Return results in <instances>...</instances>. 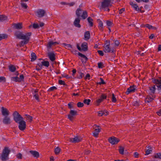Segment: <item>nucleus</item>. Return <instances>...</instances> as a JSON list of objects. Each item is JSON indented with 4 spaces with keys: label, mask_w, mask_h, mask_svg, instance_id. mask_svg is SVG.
I'll use <instances>...</instances> for the list:
<instances>
[{
    "label": "nucleus",
    "mask_w": 161,
    "mask_h": 161,
    "mask_svg": "<svg viewBox=\"0 0 161 161\" xmlns=\"http://www.w3.org/2000/svg\"><path fill=\"white\" fill-rule=\"evenodd\" d=\"M38 92V90L37 89L34 90V92L33 93V97L37 101H39V95Z\"/></svg>",
    "instance_id": "6ab92c4d"
},
{
    "label": "nucleus",
    "mask_w": 161,
    "mask_h": 161,
    "mask_svg": "<svg viewBox=\"0 0 161 161\" xmlns=\"http://www.w3.org/2000/svg\"><path fill=\"white\" fill-rule=\"evenodd\" d=\"M113 0H103V1L101 3L100 6H99L100 9H103L105 10L107 9V10L109 11V9L108 8L111 6Z\"/></svg>",
    "instance_id": "f03ea898"
},
{
    "label": "nucleus",
    "mask_w": 161,
    "mask_h": 161,
    "mask_svg": "<svg viewBox=\"0 0 161 161\" xmlns=\"http://www.w3.org/2000/svg\"><path fill=\"white\" fill-rule=\"evenodd\" d=\"M76 70L75 69H74L72 70V75L74 76L75 75L76 73Z\"/></svg>",
    "instance_id": "69168bd1"
},
{
    "label": "nucleus",
    "mask_w": 161,
    "mask_h": 161,
    "mask_svg": "<svg viewBox=\"0 0 161 161\" xmlns=\"http://www.w3.org/2000/svg\"><path fill=\"white\" fill-rule=\"evenodd\" d=\"M57 89V88L54 86H53L50 88L49 90L50 91H53L54 90H55Z\"/></svg>",
    "instance_id": "e2e57ef3"
},
{
    "label": "nucleus",
    "mask_w": 161,
    "mask_h": 161,
    "mask_svg": "<svg viewBox=\"0 0 161 161\" xmlns=\"http://www.w3.org/2000/svg\"><path fill=\"white\" fill-rule=\"evenodd\" d=\"M10 150L8 147H6L3 150L1 158L3 161H5L8 159V156L10 153Z\"/></svg>",
    "instance_id": "20e7f679"
},
{
    "label": "nucleus",
    "mask_w": 161,
    "mask_h": 161,
    "mask_svg": "<svg viewBox=\"0 0 161 161\" xmlns=\"http://www.w3.org/2000/svg\"><path fill=\"white\" fill-rule=\"evenodd\" d=\"M149 88L151 93L154 94L155 93V90L156 89L155 85L152 87H149Z\"/></svg>",
    "instance_id": "c756f323"
},
{
    "label": "nucleus",
    "mask_w": 161,
    "mask_h": 161,
    "mask_svg": "<svg viewBox=\"0 0 161 161\" xmlns=\"http://www.w3.org/2000/svg\"><path fill=\"white\" fill-rule=\"evenodd\" d=\"M70 114L68 116V118L71 121L72 120L73 118V116L76 115L77 114L76 111L74 110H71L70 111Z\"/></svg>",
    "instance_id": "2eb2a0df"
},
{
    "label": "nucleus",
    "mask_w": 161,
    "mask_h": 161,
    "mask_svg": "<svg viewBox=\"0 0 161 161\" xmlns=\"http://www.w3.org/2000/svg\"><path fill=\"white\" fill-rule=\"evenodd\" d=\"M84 106L83 103L80 102H79L77 103V106L78 107H82Z\"/></svg>",
    "instance_id": "3c124183"
},
{
    "label": "nucleus",
    "mask_w": 161,
    "mask_h": 161,
    "mask_svg": "<svg viewBox=\"0 0 161 161\" xmlns=\"http://www.w3.org/2000/svg\"><path fill=\"white\" fill-rule=\"evenodd\" d=\"M42 64L46 67H48L49 65V63L48 61H42Z\"/></svg>",
    "instance_id": "a878e982"
},
{
    "label": "nucleus",
    "mask_w": 161,
    "mask_h": 161,
    "mask_svg": "<svg viewBox=\"0 0 161 161\" xmlns=\"http://www.w3.org/2000/svg\"><path fill=\"white\" fill-rule=\"evenodd\" d=\"M60 148L58 147H57L54 149V152L56 154H58L60 152Z\"/></svg>",
    "instance_id": "79ce46f5"
},
{
    "label": "nucleus",
    "mask_w": 161,
    "mask_h": 161,
    "mask_svg": "<svg viewBox=\"0 0 161 161\" xmlns=\"http://www.w3.org/2000/svg\"><path fill=\"white\" fill-rule=\"evenodd\" d=\"M78 55L81 58H84L86 61L88 59L87 57L86 56L80 53H78Z\"/></svg>",
    "instance_id": "37998d69"
},
{
    "label": "nucleus",
    "mask_w": 161,
    "mask_h": 161,
    "mask_svg": "<svg viewBox=\"0 0 161 161\" xmlns=\"http://www.w3.org/2000/svg\"><path fill=\"white\" fill-rule=\"evenodd\" d=\"M97 52L99 55L101 56H103L104 55L103 51L101 50H98Z\"/></svg>",
    "instance_id": "680f3d73"
},
{
    "label": "nucleus",
    "mask_w": 161,
    "mask_h": 161,
    "mask_svg": "<svg viewBox=\"0 0 161 161\" xmlns=\"http://www.w3.org/2000/svg\"><path fill=\"white\" fill-rule=\"evenodd\" d=\"M93 127L95 129L93 132V136L95 137H97L100 131V127L97 125H94Z\"/></svg>",
    "instance_id": "1a4fd4ad"
},
{
    "label": "nucleus",
    "mask_w": 161,
    "mask_h": 161,
    "mask_svg": "<svg viewBox=\"0 0 161 161\" xmlns=\"http://www.w3.org/2000/svg\"><path fill=\"white\" fill-rule=\"evenodd\" d=\"M106 24L108 26V28L109 29V32L111 31L110 27L113 26V24L112 22L107 20L106 21Z\"/></svg>",
    "instance_id": "b1692460"
},
{
    "label": "nucleus",
    "mask_w": 161,
    "mask_h": 161,
    "mask_svg": "<svg viewBox=\"0 0 161 161\" xmlns=\"http://www.w3.org/2000/svg\"><path fill=\"white\" fill-rule=\"evenodd\" d=\"M6 81L5 77L3 76L0 77V82H4Z\"/></svg>",
    "instance_id": "864d4df0"
},
{
    "label": "nucleus",
    "mask_w": 161,
    "mask_h": 161,
    "mask_svg": "<svg viewBox=\"0 0 161 161\" xmlns=\"http://www.w3.org/2000/svg\"><path fill=\"white\" fill-rule=\"evenodd\" d=\"M108 114V112L106 110L99 111L98 112V115L100 116L103 115H107Z\"/></svg>",
    "instance_id": "aec40b11"
},
{
    "label": "nucleus",
    "mask_w": 161,
    "mask_h": 161,
    "mask_svg": "<svg viewBox=\"0 0 161 161\" xmlns=\"http://www.w3.org/2000/svg\"><path fill=\"white\" fill-rule=\"evenodd\" d=\"M64 45L66 48H68V49L70 50L71 48H72V46L70 44H64Z\"/></svg>",
    "instance_id": "de8ad7c7"
},
{
    "label": "nucleus",
    "mask_w": 161,
    "mask_h": 161,
    "mask_svg": "<svg viewBox=\"0 0 161 161\" xmlns=\"http://www.w3.org/2000/svg\"><path fill=\"white\" fill-rule=\"evenodd\" d=\"M24 79V77L23 75H21L19 76V82L23 80Z\"/></svg>",
    "instance_id": "13d9d810"
},
{
    "label": "nucleus",
    "mask_w": 161,
    "mask_h": 161,
    "mask_svg": "<svg viewBox=\"0 0 161 161\" xmlns=\"http://www.w3.org/2000/svg\"><path fill=\"white\" fill-rule=\"evenodd\" d=\"M102 100H103L100 98L97 99L96 100V102L98 104L97 105H98V104L102 101Z\"/></svg>",
    "instance_id": "774afa93"
},
{
    "label": "nucleus",
    "mask_w": 161,
    "mask_h": 161,
    "mask_svg": "<svg viewBox=\"0 0 161 161\" xmlns=\"http://www.w3.org/2000/svg\"><path fill=\"white\" fill-rule=\"evenodd\" d=\"M153 99V98L151 97H150L148 96L146 97L145 101V102L149 103L151 102Z\"/></svg>",
    "instance_id": "e433bc0d"
},
{
    "label": "nucleus",
    "mask_w": 161,
    "mask_h": 161,
    "mask_svg": "<svg viewBox=\"0 0 161 161\" xmlns=\"http://www.w3.org/2000/svg\"><path fill=\"white\" fill-rule=\"evenodd\" d=\"M19 129L22 131L24 130L26 128V122L25 121L23 120H21L20 122H19Z\"/></svg>",
    "instance_id": "9b49d317"
},
{
    "label": "nucleus",
    "mask_w": 161,
    "mask_h": 161,
    "mask_svg": "<svg viewBox=\"0 0 161 161\" xmlns=\"http://www.w3.org/2000/svg\"><path fill=\"white\" fill-rule=\"evenodd\" d=\"M111 100L113 103L116 102V98L115 97L114 95V94H112V97H111Z\"/></svg>",
    "instance_id": "49530a36"
},
{
    "label": "nucleus",
    "mask_w": 161,
    "mask_h": 161,
    "mask_svg": "<svg viewBox=\"0 0 161 161\" xmlns=\"http://www.w3.org/2000/svg\"><path fill=\"white\" fill-rule=\"evenodd\" d=\"M33 27L35 28H38L39 27V26L38 24H34L33 25Z\"/></svg>",
    "instance_id": "052dcab7"
},
{
    "label": "nucleus",
    "mask_w": 161,
    "mask_h": 161,
    "mask_svg": "<svg viewBox=\"0 0 161 161\" xmlns=\"http://www.w3.org/2000/svg\"><path fill=\"white\" fill-rule=\"evenodd\" d=\"M1 112L3 116H8L9 114V112L8 110L3 107L1 108Z\"/></svg>",
    "instance_id": "ddd939ff"
},
{
    "label": "nucleus",
    "mask_w": 161,
    "mask_h": 161,
    "mask_svg": "<svg viewBox=\"0 0 161 161\" xmlns=\"http://www.w3.org/2000/svg\"><path fill=\"white\" fill-rule=\"evenodd\" d=\"M126 150H124V147H121V155L127 154Z\"/></svg>",
    "instance_id": "09e8293b"
},
{
    "label": "nucleus",
    "mask_w": 161,
    "mask_h": 161,
    "mask_svg": "<svg viewBox=\"0 0 161 161\" xmlns=\"http://www.w3.org/2000/svg\"><path fill=\"white\" fill-rule=\"evenodd\" d=\"M31 35V32H28L25 34H24L22 32H19L18 34H16L17 38L19 39L24 40L20 42V46H23L28 42Z\"/></svg>",
    "instance_id": "f257e3e1"
},
{
    "label": "nucleus",
    "mask_w": 161,
    "mask_h": 161,
    "mask_svg": "<svg viewBox=\"0 0 161 161\" xmlns=\"http://www.w3.org/2000/svg\"><path fill=\"white\" fill-rule=\"evenodd\" d=\"M82 10L80 8H79L78 9L76 12V14L78 18H76L74 21V25L76 27L78 28H80V19H79V17L80 16V14H81Z\"/></svg>",
    "instance_id": "7ed1b4c3"
},
{
    "label": "nucleus",
    "mask_w": 161,
    "mask_h": 161,
    "mask_svg": "<svg viewBox=\"0 0 161 161\" xmlns=\"http://www.w3.org/2000/svg\"><path fill=\"white\" fill-rule=\"evenodd\" d=\"M130 4L131 6L135 9L136 10L139 11L140 10L138 6L136 4H134L133 2H131L130 3Z\"/></svg>",
    "instance_id": "4be33fe9"
},
{
    "label": "nucleus",
    "mask_w": 161,
    "mask_h": 161,
    "mask_svg": "<svg viewBox=\"0 0 161 161\" xmlns=\"http://www.w3.org/2000/svg\"><path fill=\"white\" fill-rule=\"evenodd\" d=\"M152 82L156 84H158L157 86L158 88V90L161 89V77H159L158 79L152 78Z\"/></svg>",
    "instance_id": "0eeeda50"
},
{
    "label": "nucleus",
    "mask_w": 161,
    "mask_h": 161,
    "mask_svg": "<svg viewBox=\"0 0 161 161\" xmlns=\"http://www.w3.org/2000/svg\"><path fill=\"white\" fill-rule=\"evenodd\" d=\"M100 82L99 83V84L100 85H101L102 84H104L105 83V82L103 80L102 78H100Z\"/></svg>",
    "instance_id": "bf43d9fd"
},
{
    "label": "nucleus",
    "mask_w": 161,
    "mask_h": 161,
    "mask_svg": "<svg viewBox=\"0 0 161 161\" xmlns=\"http://www.w3.org/2000/svg\"><path fill=\"white\" fill-rule=\"evenodd\" d=\"M107 97V96L105 94H102L101 95L100 98L102 100H103L104 99H106Z\"/></svg>",
    "instance_id": "5fc2aeb1"
},
{
    "label": "nucleus",
    "mask_w": 161,
    "mask_h": 161,
    "mask_svg": "<svg viewBox=\"0 0 161 161\" xmlns=\"http://www.w3.org/2000/svg\"><path fill=\"white\" fill-rule=\"evenodd\" d=\"M8 68L9 70L12 72H14L16 69V68L15 66L12 65H9L8 67Z\"/></svg>",
    "instance_id": "c85d7f7f"
},
{
    "label": "nucleus",
    "mask_w": 161,
    "mask_h": 161,
    "mask_svg": "<svg viewBox=\"0 0 161 161\" xmlns=\"http://www.w3.org/2000/svg\"><path fill=\"white\" fill-rule=\"evenodd\" d=\"M81 140L82 139L80 137L77 136L75 137L74 138H70L69 141L71 142L76 143L80 142Z\"/></svg>",
    "instance_id": "dca6fc26"
},
{
    "label": "nucleus",
    "mask_w": 161,
    "mask_h": 161,
    "mask_svg": "<svg viewBox=\"0 0 161 161\" xmlns=\"http://www.w3.org/2000/svg\"><path fill=\"white\" fill-rule=\"evenodd\" d=\"M7 17L4 15H0V21H3L7 19Z\"/></svg>",
    "instance_id": "2f4dec72"
},
{
    "label": "nucleus",
    "mask_w": 161,
    "mask_h": 161,
    "mask_svg": "<svg viewBox=\"0 0 161 161\" xmlns=\"http://www.w3.org/2000/svg\"><path fill=\"white\" fill-rule=\"evenodd\" d=\"M7 36L5 34H0V41L3 39H4L7 38Z\"/></svg>",
    "instance_id": "a19ab883"
},
{
    "label": "nucleus",
    "mask_w": 161,
    "mask_h": 161,
    "mask_svg": "<svg viewBox=\"0 0 161 161\" xmlns=\"http://www.w3.org/2000/svg\"><path fill=\"white\" fill-rule=\"evenodd\" d=\"M153 157L155 158H158L161 159V153H156Z\"/></svg>",
    "instance_id": "c9c22d12"
},
{
    "label": "nucleus",
    "mask_w": 161,
    "mask_h": 161,
    "mask_svg": "<svg viewBox=\"0 0 161 161\" xmlns=\"http://www.w3.org/2000/svg\"><path fill=\"white\" fill-rule=\"evenodd\" d=\"M84 76V74L81 72H79L77 75V77L78 79L81 78Z\"/></svg>",
    "instance_id": "58836bf2"
},
{
    "label": "nucleus",
    "mask_w": 161,
    "mask_h": 161,
    "mask_svg": "<svg viewBox=\"0 0 161 161\" xmlns=\"http://www.w3.org/2000/svg\"><path fill=\"white\" fill-rule=\"evenodd\" d=\"M135 86L133 85L132 86H130V87L127 89V91L126 92V93L128 94L132 92H134L135 91Z\"/></svg>",
    "instance_id": "a211bd4d"
},
{
    "label": "nucleus",
    "mask_w": 161,
    "mask_h": 161,
    "mask_svg": "<svg viewBox=\"0 0 161 161\" xmlns=\"http://www.w3.org/2000/svg\"><path fill=\"white\" fill-rule=\"evenodd\" d=\"M90 37V33L89 31H86L84 34V39L85 40H87Z\"/></svg>",
    "instance_id": "5701e85b"
},
{
    "label": "nucleus",
    "mask_w": 161,
    "mask_h": 161,
    "mask_svg": "<svg viewBox=\"0 0 161 161\" xmlns=\"http://www.w3.org/2000/svg\"><path fill=\"white\" fill-rule=\"evenodd\" d=\"M73 103H69L68 104V108L69 109L72 108H73Z\"/></svg>",
    "instance_id": "4d7b16f0"
},
{
    "label": "nucleus",
    "mask_w": 161,
    "mask_h": 161,
    "mask_svg": "<svg viewBox=\"0 0 161 161\" xmlns=\"http://www.w3.org/2000/svg\"><path fill=\"white\" fill-rule=\"evenodd\" d=\"M14 120L17 123H18L20 121L23 120V118L16 111H15L13 114Z\"/></svg>",
    "instance_id": "39448f33"
},
{
    "label": "nucleus",
    "mask_w": 161,
    "mask_h": 161,
    "mask_svg": "<svg viewBox=\"0 0 161 161\" xmlns=\"http://www.w3.org/2000/svg\"><path fill=\"white\" fill-rule=\"evenodd\" d=\"M17 157L19 159H21L22 155L20 153H19L17 155Z\"/></svg>",
    "instance_id": "0e129e2a"
},
{
    "label": "nucleus",
    "mask_w": 161,
    "mask_h": 161,
    "mask_svg": "<svg viewBox=\"0 0 161 161\" xmlns=\"http://www.w3.org/2000/svg\"><path fill=\"white\" fill-rule=\"evenodd\" d=\"M14 27L16 29H20L22 28L21 24H15L13 25Z\"/></svg>",
    "instance_id": "393cba45"
},
{
    "label": "nucleus",
    "mask_w": 161,
    "mask_h": 161,
    "mask_svg": "<svg viewBox=\"0 0 161 161\" xmlns=\"http://www.w3.org/2000/svg\"><path fill=\"white\" fill-rule=\"evenodd\" d=\"M119 141L117 138L114 136H112L108 139L109 142L112 145L117 144Z\"/></svg>",
    "instance_id": "f8f14e48"
},
{
    "label": "nucleus",
    "mask_w": 161,
    "mask_h": 161,
    "mask_svg": "<svg viewBox=\"0 0 161 161\" xmlns=\"http://www.w3.org/2000/svg\"><path fill=\"white\" fill-rule=\"evenodd\" d=\"M30 153L35 157L37 158L39 157V153L37 151H31Z\"/></svg>",
    "instance_id": "412c9836"
},
{
    "label": "nucleus",
    "mask_w": 161,
    "mask_h": 161,
    "mask_svg": "<svg viewBox=\"0 0 161 161\" xmlns=\"http://www.w3.org/2000/svg\"><path fill=\"white\" fill-rule=\"evenodd\" d=\"M70 50L72 53L74 54H76L77 51L73 49L72 48H71Z\"/></svg>",
    "instance_id": "338daca9"
},
{
    "label": "nucleus",
    "mask_w": 161,
    "mask_h": 161,
    "mask_svg": "<svg viewBox=\"0 0 161 161\" xmlns=\"http://www.w3.org/2000/svg\"><path fill=\"white\" fill-rule=\"evenodd\" d=\"M146 27L147 28L149 29H153L156 30V28L154 26H152V25L148 24H147L145 25Z\"/></svg>",
    "instance_id": "72a5a7b5"
},
{
    "label": "nucleus",
    "mask_w": 161,
    "mask_h": 161,
    "mask_svg": "<svg viewBox=\"0 0 161 161\" xmlns=\"http://www.w3.org/2000/svg\"><path fill=\"white\" fill-rule=\"evenodd\" d=\"M58 44V43L57 42L51 41L48 42L47 44V47H50L53 45H55Z\"/></svg>",
    "instance_id": "bb28decb"
},
{
    "label": "nucleus",
    "mask_w": 161,
    "mask_h": 161,
    "mask_svg": "<svg viewBox=\"0 0 161 161\" xmlns=\"http://www.w3.org/2000/svg\"><path fill=\"white\" fill-rule=\"evenodd\" d=\"M11 79L12 80H13V81H14L15 82H17V81L19 82V77H12L11 78Z\"/></svg>",
    "instance_id": "c03bdc74"
},
{
    "label": "nucleus",
    "mask_w": 161,
    "mask_h": 161,
    "mask_svg": "<svg viewBox=\"0 0 161 161\" xmlns=\"http://www.w3.org/2000/svg\"><path fill=\"white\" fill-rule=\"evenodd\" d=\"M81 47V48L80 47L78 44L77 45V47L79 51H81L82 50L85 51H87V43L86 42L83 43Z\"/></svg>",
    "instance_id": "6e6552de"
},
{
    "label": "nucleus",
    "mask_w": 161,
    "mask_h": 161,
    "mask_svg": "<svg viewBox=\"0 0 161 161\" xmlns=\"http://www.w3.org/2000/svg\"><path fill=\"white\" fill-rule=\"evenodd\" d=\"M48 58L51 61H54L55 59V55L52 52L49 53L48 54Z\"/></svg>",
    "instance_id": "f3484780"
},
{
    "label": "nucleus",
    "mask_w": 161,
    "mask_h": 161,
    "mask_svg": "<svg viewBox=\"0 0 161 161\" xmlns=\"http://www.w3.org/2000/svg\"><path fill=\"white\" fill-rule=\"evenodd\" d=\"M43 65L42 64V62L41 63H38L37 64V66H38L39 68L37 69V70H39L40 69H41L42 68V66Z\"/></svg>",
    "instance_id": "603ef678"
},
{
    "label": "nucleus",
    "mask_w": 161,
    "mask_h": 161,
    "mask_svg": "<svg viewBox=\"0 0 161 161\" xmlns=\"http://www.w3.org/2000/svg\"><path fill=\"white\" fill-rule=\"evenodd\" d=\"M81 17L83 19H85L87 17V12L86 11L82 12Z\"/></svg>",
    "instance_id": "cd10ccee"
},
{
    "label": "nucleus",
    "mask_w": 161,
    "mask_h": 161,
    "mask_svg": "<svg viewBox=\"0 0 161 161\" xmlns=\"http://www.w3.org/2000/svg\"><path fill=\"white\" fill-rule=\"evenodd\" d=\"M21 5L22 7L24 9L27 8L28 7V6L25 3H21Z\"/></svg>",
    "instance_id": "8fccbe9b"
},
{
    "label": "nucleus",
    "mask_w": 161,
    "mask_h": 161,
    "mask_svg": "<svg viewBox=\"0 0 161 161\" xmlns=\"http://www.w3.org/2000/svg\"><path fill=\"white\" fill-rule=\"evenodd\" d=\"M104 51L106 53H108L110 52H113V49L111 48L109 43L105 44L104 46Z\"/></svg>",
    "instance_id": "9d476101"
},
{
    "label": "nucleus",
    "mask_w": 161,
    "mask_h": 161,
    "mask_svg": "<svg viewBox=\"0 0 161 161\" xmlns=\"http://www.w3.org/2000/svg\"><path fill=\"white\" fill-rule=\"evenodd\" d=\"M92 20V19L91 17H89L87 18L88 22L90 24V26H92L93 25Z\"/></svg>",
    "instance_id": "4c0bfd02"
},
{
    "label": "nucleus",
    "mask_w": 161,
    "mask_h": 161,
    "mask_svg": "<svg viewBox=\"0 0 161 161\" xmlns=\"http://www.w3.org/2000/svg\"><path fill=\"white\" fill-rule=\"evenodd\" d=\"M31 61H34L36 59V54L34 53H32L31 54Z\"/></svg>",
    "instance_id": "7c9ffc66"
},
{
    "label": "nucleus",
    "mask_w": 161,
    "mask_h": 161,
    "mask_svg": "<svg viewBox=\"0 0 161 161\" xmlns=\"http://www.w3.org/2000/svg\"><path fill=\"white\" fill-rule=\"evenodd\" d=\"M151 149H147L146 151V153L145 154V155H147L149 154L151 152H152Z\"/></svg>",
    "instance_id": "6e6d98bb"
},
{
    "label": "nucleus",
    "mask_w": 161,
    "mask_h": 161,
    "mask_svg": "<svg viewBox=\"0 0 161 161\" xmlns=\"http://www.w3.org/2000/svg\"><path fill=\"white\" fill-rule=\"evenodd\" d=\"M25 116L26 117V120L30 122H31L32 121V117L29 115L27 114L25 115Z\"/></svg>",
    "instance_id": "f704fd0d"
},
{
    "label": "nucleus",
    "mask_w": 161,
    "mask_h": 161,
    "mask_svg": "<svg viewBox=\"0 0 161 161\" xmlns=\"http://www.w3.org/2000/svg\"><path fill=\"white\" fill-rule=\"evenodd\" d=\"M98 27L101 31L103 30V22L100 21L98 23Z\"/></svg>",
    "instance_id": "473e14b6"
},
{
    "label": "nucleus",
    "mask_w": 161,
    "mask_h": 161,
    "mask_svg": "<svg viewBox=\"0 0 161 161\" xmlns=\"http://www.w3.org/2000/svg\"><path fill=\"white\" fill-rule=\"evenodd\" d=\"M3 124L6 125L10 124H11V119L8 116H4L3 119Z\"/></svg>",
    "instance_id": "4468645a"
},
{
    "label": "nucleus",
    "mask_w": 161,
    "mask_h": 161,
    "mask_svg": "<svg viewBox=\"0 0 161 161\" xmlns=\"http://www.w3.org/2000/svg\"><path fill=\"white\" fill-rule=\"evenodd\" d=\"M83 102L84 103L89 105L91 102V100L89 99H85L84 100Z\"/></svg>",
    "instance_id": "ea45409f"
},
{
    "label": "nucleus",
    "mask_w": 161,
    "mask_h": 161,
    "mask_svg": "<svg viewBox=\"0 0 161 161\" xmlns=\"http://www.w3.org/2000/svg\"><path fill=\"white\" fill-rule=\"evenodd\" d=\"M97 65L99 68H102L104 67L103 64L102 62L98 63Z\"/></svg>",
    "instance_id": "a18cd8bd"
},
{
    "label": "nucleus",
    "mask_w": 161,
    "mask_h": 161,
    "mask_svg": "<svg viewBox=\"0 0 161 161\" xmlns=\"http://www.w3.org/2000/svg\"><path fill=\"white\" fill-rule=\"evenodd\" d=\"M36 15L39 18H42L46 14V11L42 9H38L35 11Z\"/></svg>",
    "instance_id": "423d86ee"
}]
</instances>
